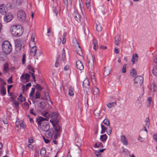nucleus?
Listing matches in <instances>:
<instances>
[{"label": "nucleus", "mask_w": 157, "mask_h": 157, "mask_svg": "<svg viewBox=\"0 0 157 157\" xmlns=\"http://www.w3.org/2000/svg\"><path fill=\"white\" fill-rule=\"evenodd\" d=\"M153 74L155 76H157V66L154 67L152 71Z\"/></svg>", "instance_id": "4c0bfd02"}, {"label": "nucleus", "mask_w": 157, "mask_h": 157, "mask_svg": "<svg viewBox=\"0 0 157 157\" xmlns=\"http://www.w3.org/2000/svg\"><path fill=\"white\" fill-rule=\"evenodd\" d=\"M63 3L64 5L66 6L67 7L68 5V2L67 0H63Z\"/></svg>", "instance_id": "69168bd1"}, {"label": "nucleus", "mask_w": 157, "mask_h": 157, "mask_svg": "<svg viewBox=\"0 0 157 157\" xmlns=\"http://www.w3.org/2000/svg\"><path fill=\"white\" fill-rule=\"evenodd\" d=\"M30 77V76L29 74L23 73L21 75L20 78L22 80L25 79L26 80V82H28L29 81Z\"/></svg>", "instance_id": "4468645a"}, {"label": "nucleus", "mask_w": 157, "mask_h": 157, "mask_svg": "<svg viewBox=\"0 0 157 157\" xmlns=\"http://www.w3.org/2000/svg\"><path fill=\"white\" fill-rule=\"evenodd\" d=\"M119 38H120L118 36H116L115 37V44L117 46L118 45L119 41Z\"/></svg>", "instance_id": "a19ab883"}, {"label": "nucleus", "mask_w": 157, "mask_h": 157, "mask_svg": "<svg viewBox=\"0 0 157 157\" xmlns=\"http://www.w3.org/2000/svg\"><path fill=\"white\" fill-rule=\"evenodd\" d=\"M104 124L107 126H109L110 125V123L109 120L107 118L105 119L103 121Z\"/></svg>", "instance_id": "c9c22d12"}, {"label": "nucleus", "mask_w": 157, "mask_h": 157, "mask_svg": "<svg viewBox=\"0 0 157 157\" xmlns=\"http://www.w3.org/2000/svg\"><path fill=\"white\" fill-rule=\"evenodd\" d=\"M25 54H23V58L22 59V62L23 64H24L25 61Z\"/></svg>", "instance_id": "e2e57ef3"}, {"label": "nucleus", "mask_w": 157, "mask_h": 157, "mask_svg": "<svg viewBox=\"0 0 157 157\" xmlns=\"http://www.w3.org/2000/svg\"><path fill=\"white\" fill-rule=\"evenodd\" d=\"M151 89H153V92L155 91L157 89L156 86L154 84H152V85L151 87Z\"/></svg>", "instance_id": "6e6d98bb"}, {"label": "nucleus", "mask_w": 157, "mask_h": 157, "mask_svg": "<svg viewBox=\"0 0 157 157\" xmlns=\"http://www.w3.org/2000/svg\"><path fill=\"white\" fill-rule=\"evenodd\" d=\"M6 94V89L4 86H2L1 88L0 94L2 96H4Z\"/></svg>", "instance_id": "4be33fe9"}, {"label": "nucleus", "mask_w": 157, "mask_h": 157, "mask_svg": "<svg viewBox=\"0 0 157 157\" xmlns=\"http://www.w3.org/2000/svg\"><path fill=\"white\" fill-rule=\"evenodd\" d=\"M91 79L93 84H96V81L94 73L91 74Z\"/></svg>", "instance_id": "f704fd0d"}, {"label": "nucleus", "mask_w": 157, "mask_h": 157, "mask_svg": "<svg viewBox=\"0 0 157 157\" xmlns=\"http://www.w3.org/2000/svg\"><path fill=\"white\" fill-rule=\"evenodd\" d=\"M75 47L76 48L75 51L77 53L79 56H81L82 55V49L79 44L77 42L75 45Z\"/></svg>", "instance_id": "f8f14e48"}, {"label": "nucleus", "mask_w": 157, "mask_h": 157, "mask_svg": "<svg viewBox=\"0 0 157 157\" xmlns=\"http://www.w3.org/2000/svg\"><path fill=\"white\" fill-rule=\"evenodd\" d=\"M143 78L141 76L136 77L134 79V83L136 84L137 86H141L143 82Z\"/></svg>", "instance_id": "6e6552de"}, {"label": "nucleus", "mask_w": 157, "mask_h": 157, "mask_svg": "<svg viewBox=\"0 0 157 157\" xmlns=\"http://www.w3.org/2000/svg\"><path fill=\"white\" fill-rule=\"evenodd\" d=\"M4 17V20L6 22H9L10 21L13 19V15L11 13H8L5 14Z\"/></svg>", "instance_id": "9d476101"}, {"label": "nucleus", "mask_w": 157, "mask_h": 157, "mask_svg": "<svg viewBox=\"0 0 157 157\" xmlns=\"http://www.w3.org/2000/svg\"><path fill=\"white\" fill-rule=\"evenodd\" d=\"M93 94L96 97L98 96L99 94V91L98 89L96 87H94L93 89Z\"/></svg>", "instance_id": "aec40b11"}, {"label": "nucleus", "mask_w": 157, "mask_h": 157, "mask_svg": "<svg viewBox=\"0 0 157 157\" xmlns=\"http://www.w3.org/2000/svg\"><path fill=\"white\" fill-rule=\"evenodd\" d=\"M58 114L57 113L53 112L51 114V119L50 122L52 124L53 126L55 127L56 125L59 123V120L58 119Z\"/></svg>", "instance_id": "7ed1b4c3"}, {"label": "nucleus", "mask_w": 157, "mask_h": 157, "mask_svg": "<svg viewBox=\"0 0 157 157\" xmlns=\"http://www.w3.org/2000/svg\"><path fill=\"white\" fill-rule=\"evenodd\" d=\"M108 143H101L100 142H98L97 143H96L94 144V147H107V144H108Z\"/></svg>", "instance_id": "ddd939ff"}, {"label": "nucleus", "mask_w": 157, "mask_h": 157, "mask_svg": "<svg viewBox=\"0 0 157 157\" xmlns=\"http://www.w3.org/2000/svg\"><path fill=\"white\" fill-rule=\"evenodd\" d=\"M81 141H77L76 143V146L78 147H80L81 146Z\"/></svg>", "instance_id": "603ef678"}, {"label": "nucleus", "mask_w": 157, "mask_h": 157, "mask_svg": "<svg viewBox=\"0 0 157 157\" xmlns=\"http://www.w3.org/2000/svg\"><path fill=\"white\" fill-rule=\"evenodd\" d=\"M93 44H94L93 49L96 50L98 48V43L97 40L96 39H94L93 40Z\"/></svg>", "instance_id": "a878e982"}, {"label": "nucleus", "mask_w": 157, "mask_h": 157, "mask_svg": "<svg viewBox=\"0 0 157 157\" xmlns=\"http://www.w3.org/2000/svg\"><path fill=\"white\" fill-rule=\"evenodd\" d=\"M37 50V47L36 46H34L32 47L30 50L31 55L32 56H34L36 53Z\"/></svg>", "instance_id": "a211bd4d"}, {"label": "nucleus", "mask_w": 157, "mask_h": 157, "mask_svg": "<svg viewBox=\"0 0 157 157\" xmlns=\"http://www.w3.org/2000/svg\"><path fill=\"white\" fill-rule=\"evenodd\" d=\"M68 93L71 96H73L74 95V92H73V88L71 86H70Z\"/></svg>", "instance_id": "ea45409f"}, {"label": "nucleus", "mask_w": 157, "mask_h": 157, "mask_svg": "<svg viewBox=\"0 0 157 157\" xmlns=\"http://www.w3.org/2000/svg\"><path fill=\"white\" fill-rule=\"evenodd\" d=\"M121 152L126 155H130V151H128L127 149L124 148L123 149Z\"/></svg>", "instance_id": "2f4dec72"}, {"label": "nucleus", "mask_w": 157, "mask_h": 157, "mask_svg": "<svg viewBox=\"0 0 157 157\" xmlns=\"http://www.w3.org/2000/svg\"><path fill=\"white\" fill-rule=\"evenodd\" d=\"M17 124H19L20 127H21L25 129L26 128V125L23 121H18Z\"/></svg>", "instance_id": "c756f323"}, {"label": "nucleus", "mask_w": 157, "mask_h": 157, "mask_svg": "<svg viewBox=\"0 0 157 157\" xmlns=\"http://www.w3.org/2000/svg\"><path fill=\"white\" fill-rule=\"evenodd\" d=\"M76 66L77 68L80 70H82L84 69L83 64L80 60H77L76 62Z\"/></svg>", "instance_id": "2eb2a0df"}, {"label": "nucleus", "mask_w": 157, "mask_h": 157, "mask_svg": "<svg viewBox=\"0 0 157 157\" xmlns=\"http://www.w3.org/2000/svg\"><path fill=\"white\" fill-rule=\"evenodd\" d=\"M44 96L46 100L48 102H50L52 104H53L49 96V94L48 93L44 92Z\"/></svg>", "instance_id": "c85d7f7f"}, {"label": "nucleus", "mask_w": 157, "mask_h": 157, "mask_svg": "<svg viewBox=\"0 0 157 157\" xmlns=\"http://www.w3.org/2000/svg\"><path fill=\"white\" fill-rule=\"evenodd\" d=\"M48 115V113L46 112L43 116L45 117V118L43 117H40L38 118H36V121L38 123V125H40L41 124V122L43 121H47L48 118L47 117V116Z\"/></svg>", "instance_id": "1a4fd4ad"}, {"label": "nucleus", "mask_w": 157, "mask_h": 157, "mask_svg": "<svg viewBox=\"0 0 157 157\" xmlns=\"http://www.w3.org/2000/svg\"><path fill=\"white\" fill-rule=\"evenodd\" d=\"M126 64H124L122 69V72L124 73H125L126 72Z\"/></svg>", "instance_id": "4d7b16f0"}, {"label": "nucleus", "mask_w": 157, "mask_h": 157, "mask_svg": "<svg viewBox=\"0 0 157 157\" xmlns=\"http://www.w3.org/2000/svg\"><path fill=\"white\" fill-rule=\"evenodd\" d=\"M30 113L35 116H36V113L34 111L33 109H30Z\"/></svg>", "instance_id": "864d4df0"}, {"label": "nucleus", "mask_w": 157, "mask_h": 157, "mask_svg": "<svg viewBox=\"0 0 157 157\" xmlns=\"http://www.w3.org/2000/svg\"><path fill=\"white\" fill-rule=\"evenodd\" d=\"M35 35L33 33L31 38V41L33 42H34L35 40Z\"/></svg>", "instance_id": "052dcab7"}, {"label": "nucleus", "mask_w": 157, "mask_h": 157, "mask_svg": "<svg viewBox=\"0 0 157 157\" xmlns=\"http://www.w3.org/2000/svg\"><path fill=\"white\" fill-rule=\"evenodd\" d=\"M10 30L12 35L16 37L20 36L23 32V27L20 25H13Z\"/></svg>", "instance_id": "f257e3e1"}, {"label": "nucleus", "mask_w": 157, "mask_h": 157, "mask_svg": "<svg viewBox=\"0 0 157 157\" xmlns=\"http://www.w3.org/2000/svg\"><path fill=\"white\" fill-rule=\"evenodd\" d=\"M40 109L42 111L44 109V108L45 107V104L44 103H43L42 102H41L40 103Z\"/></svg>", "instance_id": "79ce46f5"}, {"label": "nucleus", "mask_w": 157, "mask_h": 157, "mask_svg": "<svg viewBox=\"0 0 157 157\" xmlns=\"http://www.w3.org/2000/svg\"><path fill=\"white\" fill-rule=\"evenodd\" d=\"M90 0H86V5L87 8L88 9L90 8Z\"/></svg>", "instance_id": "5fc2aeb1"}, {"label": "nucleus", "mask_w": 157, "mask_h": 157, "mask_svg": "<svg viewBox=\"0 0 157 157\" xmlns=\"http://www.w3.org/2000/svg\"><path fill=\"white\" fill-rule=\"evenodd\" d=\"M17 17L20 21H23L25 20L26 18V14L23 10H21L18 12Z\"/></svg>", "instance_id": "39448f33"}, {"label": "nucleus", "mask_w": 157, "mask_h": 157, "mask_svg": "<svg viewBox=\"0 0 157 157\" xmlns=\"http://www.w3.org/2000/svg\"><path fill=\"white\" fill-rule=\"evenodd\" d=\"M14 105L15 107L16 108H17L19 104L17 101H16V100H14Z\"/></svg>", "instance_id": "13d9d810"}, {"label": "nucleus", "mask_w": 157, "mask_h": 157, "mask_svg": "<svg viewBox=\"0 0 157 157\" xmlns=\"http://www.w3.org/2000/svg\"><path fill=\"white\" fill-rule=\"evenodd\" d=\"M101 134H103L105 132L107 131V128L104 125L102 124H101Z\"/></svg>", "instance_id": "72a5a7b5"}, {"label": "nucleus", "mask_w": 157, "mask_h": 157, "mask_svg": "<svg viewBox=\"0 0 157 157\" xmlns=\"http://www.w3.org/2000/svg\"><path fill=\"white\" fill-rule=\"evenodd\" d=\"M138 57V56L137 54L135 53L133 54L132 59V61L133 64H134L135 62L137 61Z\"/></svg>", "instance_id": "6ab92c4d"}, {"label": "nucleus", "mask_w": 157, "mask_h": 157, "mask_svg": "<svg viewBox=\"0 0 157 157\" xmlns=\"http://www.w3.org/2000/svg\"><path fill=\"white\" fill-rule=\"evenodd\" d=\"M17 100L20 101L21 102H23L25 101V98L23 96V95L21 94H20V95L19 98L17 99Z\"/></svg>", "instance_id": "e433bc0d"}, {"label": "nucleus", "mask_w": 157, "mask_h": 157, "mask_svg": "<svg viewBox=\"0 0 157 157\" xmlns=\"http://www.w3.org/2000/svg\"><path fill=\"white\" fill-rule=\"evenodd\" d=\"M9 71V64L7 62L5 63L4 65L3 72L5 74L7 73Z\"/></svg>", "instance_id": "f3484780"}, {"label": "nucleus", "mask_w": 157, "mask_h": 157, "mask_svg": "<svg viewBox=\"0 0 157 157\" xmlns=\"http://www.w3.org/2000/svg\"><path fill=\"white\" fill-rule=\"evenodd\" d=\"M87 59L89 66L92 68H94V62L95 61L94 56L92 54H90L87 56Z\"/></svg>", "instance_id": "20e7f679"}, {"label": "nucleus", "mask_w": 157, "mask_h": 157, "mask_svg": "<svg viewBox=\"0 0 157 157\" xmlns=\"http://www.w3.org/2000/svg\"><path fill=\"white\" fill-rule=\"evenodd\" d=\"M46 153L45 148H41L40 150V154L42 156H44Z\"/></svg>", "instance_id": "7c9ffc66"}, {"label": "nucleus", "mask_w": 157, "mask_h": 157, "mask_svg": "<svg viewBox=\"0 0 157 157\" xmlns=\"http://www.w3.org/2000/svg\"><path fill=\"white\" fill-rule=\"evenodd\" d=\"M70 66L68 65H67L64 67V70L66 71L69 70L70 69Z\"/></svg>", "instance_id": "680f3d73"}, {"label": "nucleus", "mask_w": 157, "mask_h": 157, "mask_svg": "<svg viewBox=\"0 0 157 157\" xmlns=\"http://www.w3.org/2000/svg\"><path fill=\"white\" fill-rule=\"evenodd\" d=\"M2 47L3 52L6 54H9L12 51V45L8 41H5L3 42Z\"/></svg>", "instance_id": "f03ea898"}, {"label": "nucleus", "mask_w": 157, "mask_h": 157, "mask_svg": "<svg viewBox=\"0 0 157 157\" xmlns=\"http://www.w3.org/2000/svg\"><path fill=\"white\" fill-rule=\"evenodd\" d=\"M28 69L29 70V72L31 74L32 73L34 72V71L33 69L30 65L28 66Z\"/></svg>", "instance_id": "a18cd8bd"}, {"label": "nucleus", "mask_w": 157, "mask_h": 157, "mask_svg": "<svg viewBox=\"0 0 157 157\" xmlns=\"http://www.w3.org/2000/svg\"><path fill=\"white\" fill-rule=\"evenodd\" d=\"M153 137L154 140H155L157 142V134H154L153 135Z\"/></svg>", "instance_id": "338daca9"}, {"label": "nucleus", "mask_w": 157, "mask_h": 157, "mask_svg": "<svg viewBox=\"0 0 157 157\" xmlns=\"http://www.w3.org/2000/svg\"><path fill=\"white\" fill-rule=\"evenodd\" d=\"M107 138V136L106 134H104L100 136V140L102 141L105 140Z\"/></svg>", "instance_id": "58836bf2"}, {"label": "nucleus", "mask_w": 157, "mask_h": 157, "mask_svg": "<svg viewBox=\"0 0 157 157\" xmlns=\"http://www.w3.org/2000/svg\"><path fill=\"white\" fill-rule=\"evenodd\" d=\"M121 140L123 144L125 145H127L128 144V142L127 139L124 135H122L121 137Z\"/></svg>", "instance_id": "412c9836"}, {"label": "nucleus", "mask_w": 157, "mask_h": 157, "mask_svg": "<svg viewBox=\"0 0 157 157\" xmlns=\"http://www.w3.org/2000/svg\"><path fill=\"white\" fill-rule=\"evenodd\" d=\"M40 93L39 91L36 92L35 95L33 97V99H37L40 98Z\"/></svg>", "instance_id": "473e14b6"}, {"label": "nucleus", "mask_w": 157, "mask_h": 157, "mask_svg": "<svg viewBox=\"0 0 157 157\" xmlns=\"http://www.w3.org/2000/svg\"><path fill=\"white\" fill-rule=\"evenodd\" d=\"M146 125L148 127H149L150 125L149 119L148 117L147 118L145 121Z\"/></svg>", "instance_id": "3c124183"}, {"label": "nucleus", "mask_w": 157, "mask_h": 157, "mask_svg": "<svg viewBox=\"0 0 157 157\" xmlns=\"http://www.w3.org/2000/svg\"><path fill=\"white\" fill-rule=\"evenodd\" d=\"M61 130V128L59 125L55 127L56 132V133H57V134H60Z\"/></svg>", "instance_id": "cd10ccee"}, {"label": "nucleus", "mask_w": 157, "mask_h": 157, "mask_svg": "<svg viewBox=\"0 0 157 157\" xmlns=\"http://www.w3.org/2000/svg\"><path fill=\"white\" fill-rule=\"evenodd\" d=\"M12 76H11L9 78V79L7 81L9 83H10V84L12 83L13 82L12 81Z\"/></svg>", "instance_id": "0e129e2a"}, {"label": "nucleus", "mask_w": 157, "mask_h": 157, "mask_svg": "<svg viewBox=\"0 0 157 157\" xmlns=\"http://www.w3.org/2000/svg\"><path fill=\"white\" fill-rule=\"evenodd\" d=\"M43 138L45 143L47 144L49 142V140L48 139L45 138L44 137H43Z\"/></svg>", "instance_id": "774afa93"}, {"label": "nucleus", "mask_w": 157, "mask_h": 157, "mask_svg": "<svg viewBox=\"0 0 157 157\" xmlns=\"http://www.w3.org/2000/svg\"><path fill=\"white\" fill-rule=\"evenodd\" d=\"M102 29V27L100 24H98L96 25V29L98 32H100Z\"/></svg>", "instance_id": "37998d69"}, {"label": "nucleus", "mask_w": 157, "mask_h": 157, "mask_svg": "<svg viewBox=\"0 0 157 157\" xmlns=\"http://www.w3.org/2000/svg\"><path fill=\"white\" fill-rule=\"evenodd\" d=\"M54 12L55 13L56 15L57 16L59 13H60V7L59 6L54 7L53 10Z\"/></svg>", "instance_id": "b1692460"}, {"label": "nucleus", "mask_w": 157, "mask_h": 157, "mask_svg": "<svg viewBox=\"0 0 157 157\" xmlns=\"http://www.w3.org/2000/svg\"><path fill=\"white\" fill-rule=\"evenodd\" d=\"M111 68L109 67H105L104 72V75L106 76L109 75L111 72Z\"/></svg>", "instance_id": "dca6fc26"}, {"label": "nucleus", "mask_w": 157, "mask_h": 157, "mask_svg": "<svg viewBox=\"0 0 157 157\" xmlns=\"http://www.w3.org/2000/svg\"><path fill=\"white\" fill-rule=\"evenodd\" d=\"M21 46L22 45L21 43H17V42L16 43L15 45V48L17 51L19 52L21 50Z\"/></svg>", "instance_id": "bb28decb"}, {"label": "nucleus", "mask_w": 157, "mask_h": 157, "mask_svg": "<svg viewBox=\"0 0 157 157\" xmlns=\"http://www.w3.org/2000/svg\"><path fill=\"white\" fill-rule=\"evenodd\" d=\"M31 86V84L30 83H27V84H26L25 86V90L26 91V90H27L28 89V87Z\"/></svg>", "instance_id": "bf43d9fd"}, {"label": "nucleus", "mask_w": 157, "mask_h": 157, "mask_svg": "<svg viewBox=\"0 0 157 157\" xmlns=\"http://www.w3.org/2000/svg\"><path fill=\"white\" fill-rule=\"evenodd\" d=\"M35 87L36 89L39 90H43V88L39 84H37L36 85Z\"/></svg>", "instance_id": "49530a36"}, {"label": "nucleus", "mask_w": 157, "mask_h": 157, "mask_svg": "<svg viewBox=\"0 0 157 157\" xmlns=\"http://www.w3.org/2000/svg\"><path fill=\"white\" fill-rule=\"evenodd\" d=\"M81 10L82 9H81ZM82 11L80 13H79L77 10L75 11L72 14V16L78 22H80L81 20V14Z\"/></svg>", "instance_id": "423d86ee"}, {"label": "nucleus", "mask_w": 157, "mask_h": 157, "mask_svg": "<svg viewBox=\"0 0 157 157\" xmlns=\"http://www.w3.org/2000/svg\"><path fill=\"white\" fill-rule=\"evenodd\" d=\"M49 128L50 125L48 121L43 122L40 127L41 130L45 132L49 130Z\"/></svg>", "instance_id": "0eeeda50"}, {"label": "nucleus", "mask_w": 157, "mask_h": 157, "mask_svg": "<svg viewBox=\"0 0 157 157\" xmlns=\"http://www.w3.org/2000/svg\"><path fill=\"white\" fill-rule=\"evenodd\" d=\"M94 114L95 116H98L101 113V111L99 110L96 109L94 111Z\"/></svg>", "instance_id": "c03bdc74"}, {"label": "nucleus", "mask_w": 157, "mask_h": 157, "mask_svg": "<svg viewBox=\"0 0 157 157\" xmlns=\"http://www.w3.org/2000/svg\"><path fill=\"white\" fill-rule=\"evenodd\" d=\"M112 128L111 127H109L107 129V133L109 135H110L112 131Z\"/></svg>", "instance_id": "09e8293b"}, {"label": "nucleus", "mask_w": 157, "mask_h": 157, "mask_svg": "<svg viewBox=\"0 0 157 157\" xmlns=\"http://www.w3.org/2000/svg\"><path fill=\"white\" fill-rule=\"evenodd\" d=\"M130 75L131 76L135 77V75H136V72L135 70L134 69H133L130 72Z\"/></svg>", "instance_id": "de8ad7c7"}, {"label": "nucleus", "mask_w": 157, "mask_h": 157, "mask_svg": "<svg viewBox=\"0 0 157 157\" xmlns=\"http://www.w3.org/2000/svg\"><path fill=\"white\" fill-rule=\"evenodd\" d=\"M83 86L86 88H88L89 86V82L88 79H85L83 82Z\"/></svg>", "instance_id": "5701e85b"}, {"label": "nucleus", "mask_w": 157, "mask_h": 157, "mask_svg": "<svg viewBox=\"0 0 157 157\" xmlns=\"http://www.w3.org/2000/svg\"><path fill=\"white\" fill-rule=\"evenodd\" d=\"M53 133L51 132L49 130L45 132V135L47 138H51L52 136Z\"/></svg>", "instance_id": "393cba45"}, {"label": "nucleus", "mask_w": 157, "mask_h": 157, "mask_svg": "<svg viewBox=\"0 0 157 157\" xmlns=\"http://www.w3.org/2000/svg\"><path fill=\"white\" fill-rule=\"evenodd\" d=\"M8 9L5 5L2 4L0 5V13L5 15L7 13Z\"/></svg>", "instance_id": "9b49d317"}, {"label": "nucleus", "mask_w": 157, "mask_h": 157, "mask_svg": "<svg viewBox=\"0 0 157 157\" xmlns=\"http://www.w3.org/2000/svg\"><path fill=\"white\" fill-rule=\"evenodd\" d=\"M95 154L97 157H101V154L98 150L95 151Z\"/></svg>", "instance_id": "8fccbe9b"}]
</instances>
